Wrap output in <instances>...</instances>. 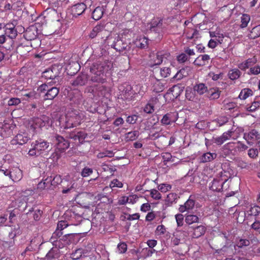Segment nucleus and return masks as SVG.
I'll list each match as a JSON object with an SVG mask.
<instances>
[{
	"instance_id": "nucleus-42",
	"label": "nucleus",
	"mask_w": 260,
	"mask_h": 260,
	"mask_svg": "<svg viewBox=\"0 0 260 260\" xmlns=\"http://www.w3.org/2000/svg\"><path fill=\"white\" fill-rule=\"evenodd\" d=\"M250 20V16L246 14H243L241 17V24L240 25V27L241 28L246 27L249 21Z\"/></svg>"
},
{
	"instance_id": "nucleus-10",
	"label": "nucleus",
	"mask_w": 260,
	"mask_h": 260,
	"mask_svg": "<svg viewBox=\"0 0 260 260\" xmlns=\"http://www.w3.org/2000/svg\"><path fill=\"white\" fill-rule=\"evenodd\" d=\"M178 119V113L177 112H171L163 116L160 122L162 124L168 125L176 122Z\"/></svg>"
},
{
	"instance_id": "nucleus-22",
	"label": "nucleus",
	"mask_w": 260,
	"mask_h": 260,
	"mask_svg": "<svg viewBox=\"0 0 260 260\" xmlns=\"http://www.w3.org/2000/svg\"><path fill=\"white\" fill-rule=\"evenodd\" d=\"M86 137V134L84 132H78L77 133H72L69 135V138L75 141L78 140L80 143H82Z\"/></svg>"
},
{
	"instance_id": "nucleus-17",
	"label": "nucleus",
	"mask_w": 260,
	"mask_h": 260,
	"mask_svg": "<svg viewBox=\"0 0 260 260\" xmlns=\"http://www.w3.org/2000/svg\"><path fill=\"white\" fill-rule=\"evenodd\" d=\"M28 140V138L26 134H19L11 141V143L12 145H23L26 143Z\"/></svg>"
},
{
	"instance_id": "nucleus-38",
	"label": "nucleus",
	"mask_w": 260,
	"mask_h": 260,
	"mask_svg": "<svg viewBox=\"0 0 260 260\" xmlns=\"http://www.w3.org/2000/svg\"><path fill=\"white\" fill-rule=\"evenodd\" d=\"M104 30V26L102 25H97L92 30L90 33V38L93 39L97 36L99 34Z\"/></svg>"
},
{
	"instance_id": "nucleus-15",
	"label": "nucleus",
	"mask_w": 260,
	"mask_h": 260,
	"mask_svg": "<svg viewBox=\"0 0 260 260\" xmlns=\"http://www.w3.org/2000/svg\"><path fill=\"white\" fill-rule=\"evenodd\" d=\"M86 6L84 3L77 4L71 8V13L73 17H77L81 15L86 10Z\"/></svg>"
},
{
	"instance_id": "nucleus-16",
	"label": "nucleus",
	"mask_w": 260,
	"mask_h": 260,
	"mask_svg": "<svg viewBox=\"0 0 260 260\" xmlns=\"http://www.w3.org/2000/svg\"><path fill=\"white\" fill-rule=\"evenodd\" d=\"M12 134L11 126L7 122H0V134L2 137H7Z\"/></svg>"
},
{
	"instance_id": "nucleus-6",
	"label": "nucleus",
	"mask_w": 260,
	"mask_h": 260,
	"mask_svg": "<svg viewBox=\"0 0 260 260\" xmlns=\"http://www.w3.org/2000/svg\"><path fill=\"white\" fill-rule=\"evenodd\" d=\"M243 138L249 145H256L260 143V134L255 129H252L248 133H244Z\"/></svg>"
},
{
	"instance_id": "nucleus-52",
	"label": "nucleus",
	"mask_w": 260,
	"mask_h": 260,
	"mask_svg": "<svg viewBox=\"0 0 260 260\" xmlns=\"http://www.w3.org/2000/svg\"><path fill=\"white\" fill-rule=\"evenodd\" d=\"M151 197L154 200H159L161 198V194L156 189H153L150 191Z\"/></svg>"
},
{
	"instance_id": "nucleus-56",
	"label": "nucleus",
	"mask_w": 260,
	"mask_h": 260,
	"mask_svg": "<svg viewBox=\"0 0 260 260\" xmlns=\"http://www.w3.org/2000/svg\"><path fill=\"white\" fill-rule=\"evenodd\" d=\"M123 186V184L120 182L119 180H113L111 183H110V187L111 188L114 187L121 188Z\"/></svg>"
},
{
	"instance_id": "nucleus-37",
	"label": "nucleus",
	"mask_w": 260,
	"mask_h": 260,
	"mask_svg": "<svg viewBox=\"0 0 260 260\" xmlns=\"http://www.w3.org/2000/svg\"><path fill=\"white\" fill-rule=\"evenodd\" d=\"M177 194L176 193H170L167 196L166 203L168 206L172 205L177 200Z\"/></svg>"
},
{
	"instance_id": "nucleus-49",
	"label": "nucleus",
	"mask_w": 260,
	"mask_h": 260,
	"mask_svg": "<svg viewBox=\"0 0 260 260\" xmlns=\"http://www.w3.org/2000/svg\"><path fill=\"white\" fill-rule=\"evenodd\" d=\"M156 252L155 249L152 248H146L143 249L144 257H151Z\"/></svg>"
},
{
	"instance_id": "nucleus-32",
	"label": "nucleus",
	"mask_w": 260,
	"mask_h": 260,
	"mask_svg": "<svg viewBox=\"0 0 260 260\" xmlns=\"http://www.w3.org/2000/svg\"><path fill=\"white\" fill-rule=\"evenodd\" d=\"M241 75V71L238 69H231L229 71L228 77L232 80L238 79Z\"/></svg>"
},
{
	"instance_id": "nucleus-14",
	"label": "nucleus",
	"mask_w": 260,
	"mask_h": 260,
	"mask_svg": "<svg viewBox=\"0 0 260 260\" xmlns=\"http://www.w3.org/2000/svg\"><path fill=\"white\" fill-rule=\"evenodd\" d=\"M48 146L49 143L43 140L36 141L34 146V150L35 151V154L39 155L42 151L45 150Z\"/></svg>"
},
{
	"instance_id": "nucleus-36",
	"label": "nucleus",
	"mask_w": 260,
	"mask_h": 260,
	"mask_svg": "<svg viewBox=\"0 0 260 260\" xmlns=\"http://www.w3.org/2000/svg\"><path fill=\"white\" fill-rule=\"evenodd\" d=\"M87 82V77L85 75H82L79 76L73 82V84L74 85H83Z\"/></svg>"
},
{
	"instance_id": "nucleus-61",
	"label": "nucleus",
	"mask_w": 260,
	"mask_h": 260,
	"mask_svg": "<svg viewBox=\"0 0 260 260\" xmlns=\"http://www.w3.org/2000/svg\"><path fill=\"white\" fill-rule=\"evenodd\" d=\"M75 97L73 98L72 100L76 104H79L82 102V96L79 92H77Z\"/></svg>"
},
{
	"instance_id": "nucleus-53",
	"label": "nucleus",
	"mask_w": 260,
	"mask_h": 260,
	"mask_svg": "<svg viewBox=\"0 0 260 260\" xmlns=\"http://www.w3.org/2000/svg\"><path fill=\"white\" fill-rule=\"evenodd\" d=\"M56 250H54L52 248L50 249L48 253L46 254V259L48 260H52L55 258V256L56 255Z\"/></svg>"
},
{
	"instance_id": "nucleus-63",
	"label": "nucleus",
	"mask_w": 260,
	"mask_h": 260,
	"mask_svg": "<svg viewBox=\"0 0 260 260\" xmlns=\"http://www.w3.org/2000/svg\"><path fill=\"white\" fill-rule=\"evenodd\" d=\"M236 149L238 151H244V150H246L248 148V147L246 145H245L244 144H243V143H242L240 141H239L237 143H236Z\"/></svg>"
},
{
	"instance_id": "nucleus-21",
	"label": "nucleus",
	"mask_w": 260,
	"mask_h": 260,
	"mask_svg": "<svg viewBox=\"0 0 260 260\" xmlns=\"http://www.w3.org/2000/svg\"><path fill=\"white\" fill-rule=\"evenodd\" d=\"M78 234H67L63 236L62 240L66 242V244L75 243L78 242Z\"/></svg>"
},
{
	"instance_id": "nucleus-57",
	"label": "nucleus",
	"mask_w": 260,
	"mask_h": 260,
	"mask_svg": "<svg viewBox=\"0 0 260 260\" xmlns=\"http://www.w3.org/2000/svg\"><path fill=\"white\" fill-rule=\"evenodd\" d=\"M260 106V103L258 102H254L251 105L247 108V110L250 112L255 111Z\"/></svg>"
},
{
	"instance_id": "nucleus-27",
	"label": "nucleus",
	"mask_w": 260,
	"mask_h": 260,
	"mask_svg": "<svg viewBox=\"0 0 260 260\" xmlns=\"http://www.w3.org/2000/svg\"><path fill=\"white\" fill-rule=\"evenodd\" d=\"M158 102L156 98L152 99L144 107V111L148 114H151L154 111V105Z\"/></svg>"
},
{
	"instance_id": "nucleus-43",
	"label": "nucleus",
	"mask_w": 260,
	"mask_h": 260,
	"mask_svg": "<svg viewBox=\"0 0 260 260\" xmlns=\"http://www.w3.org/2000/svg\"><path fill=\"white\" fill-rule=\"evenodd\" d=\"M188 73L186 70L185 69H182L175 74L173 78L176 80H180L184 77H186Z\"/></svg>"
},
{
	"instance_id": "nucleus-55",
	"label": "nucleus",
	"mask_w": 260,
	"mask_h": 260,
	"mask_svg": "<svg viewBox=\"0 0 260 260\" xmlns=\"http://www.w3.org/2000/svg\"><path fill=\"white\" fill-rule=\"evenodd\" d=\"M175 220H176L178 227L183 225L184 218L182 214H178L175 215Z\"/></svg>"
},
{
	"instance_id": "nucleus-13",
	"label": "nucleus",
	"mask_w": 260,
	"mask_h": 260,
	"mask_svg": "<svg viewBox=\"0 0 260 260\" xmlns=\"http://www.w3.org/2000/svg\"><path fill=\"white\" fill-rule=\"evenodd\" d=\"M56 141V148L60 151H63L69 147V142L65 140L62 136L56 135L55 136Z\"/></svg>"
},
{
	"instance_id": "nucleus-35",
	"label": "nucleus",
	"mask_w": 260,
	"mask_h": 260,
	"mask_svg": "<svg viewBox=\"0 0 260 260\" xmlns=\"http://www.w3.org/2000/svg\"><path fill=\"white\" fill-rule=\"evenodd\" d=\"M139 133L138 131L128 132L125 135V140L126 141H134L139 136Z\"/></svg>"
},
{
	"instance_id": "nucleus-2",
	"label": "nucleus",
	"mask_w": 260,
	"mask_h": 260,
	"mask_svg": "<svg viewBox=\"0 0 260 260\" xmlns=\"http://www.w3.org/2000/svg\"><path fill=\"white\" fill-rule=\"evenodd\" d=\"M132 32L129 29H125L115 39L112 47L119 52L127 50L130 42L129 40L131 37Z\"/></svg>"
},
{
	"instance_id": "nucleus-48",
	"label": "nucleus",
	"mask_w": 260,
	"mask_h": 260,
	"mask_svg": "<svg viewBox=\"0 0 260 260\" xmlns=\"http://www.w3.org/2000/svg\"><path fill=\"white\" fill-rule=\"evenodd\" d=\"M93 173V170L91 168L86 167L83 169L81 172V176L83 177H89Z\"/></svg>"
},
{
	"instance_id": "nucleus-5",
	"label": "nucleus",
	"mask_w": 260,
	"mask_h": 260,
	"mask_svg": "<svg viewBox=\"0 0 260 260\" xmlns=\"http://www.w3.org/2000/svg\"><path fill=\"white\" fill-rule=\"evenodd\" d=\"M183 229H185L186 232L188 233L191 239L199 238L206 232V227L202 224L197 226L186 225Z\"/></svg>"
},
{
	"instance_id": "nucleus-60",
	"label": "nucleus",
	"mask_w": 260,
	"mask_h": 260,
	"mask_svg": "<svg viewBox=\"0 0 260 260\" xmlns=\"http://www.w3.org/2000/svg\"><path fill=\"white\" fill-rule=\"evenodd\" d=\"M258 151L256 149L251 148L248 150V155L250 158H254L258 156Z\"/></svg>"
},
{
	"instance_id": "nucleus-39",
	"label": "nucleus",
	"mask_w": 260,
	"mask_h": 260,
	"mask_svg": "<svg viewBox=\"0 0 260 260\" xmlns=\"http://www.w3.org/2000/svg\"><path fill=\"white\" fill-rule=\"evenodd\" d=\"M206 17L205 14L203 13H199L196 14L193 18L194 22L197 23V25H200L202 23H204Z\"/></svg>"
},
{
	"instance_id": "nucleus-1",
	"label": "nucleus",
	"mask_w": 260,
	"mask_h": 260,
	"mask_svg": "<svg viewBox=\"0 0 260 260\" xmlns=\"http://www.w3.org/2000/svg\"><path fill=\"white\" fill-rule=\"evenodd\" d=\"M82 116L79 112L75 110L68 112L65 116H62L58 119L59 125L65 128H70L80 124Z\"/></svg>"
},
{
	"instance_id": "nucleus-59",
	"label": "nucleus",
	"mask_w": 260,
	"mask_h": 260,
	"mask_svg": "<svg viewBox=\"0 0 260 260\" xmlns=\"http://www.w3.org/2000/svg\"><path fill=\"white\" fill-rule=\"evenodd\" d=\"M250 214L253 216L258 215L260 213V207L259 206H254L250 208Z\"/></svg>"
},
{
	"instance_id": "nucleus-19",
	"label": "nucleus",
	"mask_w": 260,
	"mask_h": 260,
	"mask_svg": "<svg viewBox=\"0 0 260 260\" xmlns=\"http://www.w3.org/2000/svg\"><path fill=\"white\" fill-rule=\"evenodd\" d=\"M68 224L67 221L60 220L57 222L56 231L53 233L54 237H60L62 235V230L67 228Z\"/></svg>"
},
{
	"instance_id": "nucleus-50",
	"label": "nucleus",
	"mask_w": 260,
	"mask_h": 260,
	"mask_svg": "<svg viewBox=\"0 0 260 260\" xmlns=\"http://www.w3.org/2000/svg\"><path fill=\"white\" fill-rule=\"evenodd\" d=\"M186 98L189 101H193L195 96L194 93L192 91L190 88H187L185 91Z\"/></svg>"
},
{
	"instance_id": "nucleus-47",
	"label": "nucleus",
	"mask_w": 260,
	"mask_h": 260,
	"mask_svg": "<svg viewBox=\"0 0 260 260\" xmlns=\"http://www.w3.org/2000/svg\"><path fill=\"white\" fill-rule=\"evenodd\" d=\"M250 244L249 240L241 239L237 242V246L241 248L244 246H248Z\"/></svg>"
},
{
	"instance_id": "nucleus-33",
	"label": "nucleus",
	"mask_w": 260,
	"mask_h": 260,
	"mask_svg": "<svg viewBox=\"0 0 260 260\" xmlns=\"http://www.w3.org/2000/svg\"><path fill=\"white\" fill-rule=\"evenodd\" d=\"M253 92L251 89L249 88H244L241 91L239 95V98L241 100H244L250 96H251Z\"/></svg>"
},
{
	"instance_id": "nucleus-58",
	"label": "nucleus",
	"mask_w": 260,
	"mask_h": 260,
	"mask_svg": "<svg viewBox=\"0 0 260 260\" xmlns=\"http://www.w3.org/2000/svg\"><path fill=\"white\" fill-rule=\"evenodd\" d=\"M47 118L46 117L43 116L42 119L36 118L35 119L34 118V123H35L36 125H38L39 127L43 126L44 124L43 123L47 121Z\"/></svg>"
},
{
	"instance_id": "nucleus-25",
	"label": "nucleus",
	"mask_w": 260,
	"mask_h": 260,
	"mask_svg": "<svg viewBox=\"0 0 260 260\" xmlns=\"http://www.w3.org/2000/svg\"><path fill=\"white\" fill-rule=\"evenodd\" d=\"M194 200L189 198L185 202L184 205L180 206L179 211L180 212L183 213L186 211L192 209L194 207Z\"/></svg>"
},
{
	"instance_id": "nucleus-31",
	"label": "nucleus",
	"mask_w": 260,
	"mask_h": 260,
	"mask_svg": "<svg viewBox=\"0 0 260 260\" xmlns=\"http://www.w3.org/2000/svg\"><path fill=\"white\" fill-rule=\"evenodd\" d=\"M199 221V217L194 214H188L185 217V223L188 225L192 224L194 223H198Z\"/></svg>"
},
{
	"instance_id": "nucleus-4",
	"label": "nucleus",
	"mask_w": 260,
	"mask_h": 260,
	"mask_svg": "<svg viewBox=\"0 0 260 260\" xmlns=\"http://www.w3.org/2000/svg\"><path fill=\"white\" fill-rule=\"evenodd\" d=\"M59 89L57 87L48 88L47 84H42L37 88L34 97L36 99L43 98L44 100H52L57 95Z\"/></svg>"
},
{
	"instance_id": "nucleus-44",
	"label": "nucleus",
	"mask_w": 260,
	"mask_h": 260,
	"mask_svg": "<svg viewBox=\"0 0 260 260\" xmlns=\"http://www.w3.org/2000/svg\"><path fill=\"white\" fill-rule=\"evenodd\" d=\"M159 73L161 77L166 78L170 75L171 69L169 67L161 68L160 69Z\"/></svg>"
},
{
	"instance_id": "nucleus-3",
	"label": "nucleus",
	"mask_w": 260,
	"mask_h": 260,
	"mask_svg": "<svg viewBox=\"0 0 260 260\" xmlns=\"http://www.w3.org/2000/svg\"><path fill=\"white\" fill-rule=\"evenodd\" d=\"M108 68L109 67H107L105 63H94L90 68L91 81L104 83L105 81V72Z\"/></svg>"
},
{
	"instance_id": "nucleus-64",
	"label": "nucleus",
	"mask_w": 260,
	"mask_h": 260,
	"mask_svg": "<svg viewBox=\"0 0 260 260\" xmlns=\"http://www.w3.org/2000/svg\"><path fill=\"white\" fill-rule=\"evenodd\" d=\"M20 103V100L18 98H11L8 101V104L9 106H16Z\"/></svg>"
},
{
	"instance_id": "nucleus-34",
	"label": "nucleus",
	"mask_w": 260,
	"mask_h": 260,
	"mask_svg": "<svg viewBox=\"0 0 260 260\" xmlns=\"http://www.w3.org/2000/svg\"><path fill=\"white\" fill-rule=\"evenodd\" d=\"M103 15V10L100 7H96L92 12V17L95 20L101 19Z\"/></svg>"
},
{
	"instance_id": "nucleus-46",
	"label": "nucleus",
	"mask_w": 260,
	"mask_h": 260,
	"mask_svg": "<svg viewBox=\"0 0 260 260\" xmlns=\"http://www.w3.org/2000/svg\"><path fill=\"white\" fill-rule=\"evenodd\" d=\"M247 74L249 75H257L260 74V66H255L250 68Z\"/></svg>"
},
{
	"instance_id": "nucleus-28",
	"label": "nucleus",
	"mask_w": 260,
	"mask_h": 260,
	"mask_svg": "<svg viewBox=\"0 0 260 260\" xmlns=\"http://www.w3.org/2000/svg\"><path fill=\"white\" fill-rule=\"evenodd\" d=\"M194 91L197 92L199 94L202 95L208 90L207 86L204 83H197L193 86Z\"/></svg>"
},
{
	"instance_id": "nucleus-30",
	"label": "nucleus",
	"mask_w": 260,
	"mask_h": 260,
	"mask_svg": "<svg viewBox=\"0 0 260 260\" xmlns=\"http://www.w3.org/2000/svg\"><path fill=\"white\" fill-rule=\"evenodd\" d=\"M217 156L215 153L207 152L204 153L201 157V161L202 162H206L212 161Z\"/></svg>"
},
{
	"instance_id": "nucleus-11",
	"label": "nucleus",
	"mask_w": 260,
	"mask_h": 260,
	"mask_svg": "<svg viewBox=\"0 0 260 260\" xmlns=\"http://www.w3.org/2000/svg\"><path fill=\"white\" fill-rule=\"evenodd\" d=\"M152 90L156 93L162 92L165 88L166 81L158 80L155 78H151Z\"/></svg>"
},
{
	"instance_id": "nucleus-40",
	"label": "nucleus",
	"mask_w": 260,
	"mask_h": 260,
	"mask_svg": "<svg viewBox=\"0 0 260 260\" xmlns=\"http://www.w3.org/2000/svg\"><path fill=\"white\" fill-rule=\"evenodd\" d=\"M84 254L83 250L81 248H78L75 251H73L71 254V258L73 260H77L82 257V255Z\"/></svg>"
},
{
	"instance_id": "nucleus-54",
	"label": "nucleus",
	"mask_w": 260,
	"mask_h": 260,
	"mask_svg": "<svg viewBox=\"0 0 260 260\" xmlns=\"http://www.w3.org/2000/svg\"><path fill=\"white\" fill-rule=\"evenodd\" d=\"M223 148L225 150H228L229 151H232L236 149V143L230 142L223 146Z\"/></svg>"
},
{
	"instance_id": "nucleus-45",
	"label": "nucleus",
	"mask_w": 260,
	"mask_h": 260,
	"mask_svg": "<svg viewBox=\"0 0 260 260\" xmlns=\"http://www.w3.org/2000/svg\"><path fill=\"white\" fill-rule=\"evenodd\" d=\"M172 188V186L167 183H161L158 185V189L161 192H166Z\"/></svg>"
},
{
	"instance_id": "nucleus-18",
	"label": "nucleus",
	"mask_w": 260,
	"mask_h": 260,
	"mask_svg": "<svg viewBox=\"0 0 260 260\" xmlns=\"http://www.w3.org/2000/svg\"><path fill=\"white\" fill-rule=\"evenodd\" d=\"M210 59V56L208 54L201 55L199 56L194 61L195 65L201 67L207 64Z\"/></svg>"
},
{
	"instance_id": "nucleus-12",
	"label": "nucleus",
	"mask_w": 260,
	"mask_h": 260,
	"mask_svg": "<svg viewBox=\"0 0 260 260\" xmlns=\"http://www.w3.org/2000/svg\"><path fill=\"white\" fill-rule=\"evenodd\" d=\"M34 29L35 28L37 35L42 34L43 26L46 24L45 18L44 16L40 15L34 21Z\"/></svg>"
},
{
	"instance_id": "nucleus-29",
	"label": "nucleus",
	"mask_w": 260,
	"mask_h": 260,
	"mask_svg": "<svg viewBox=\"0 0 260 260\" xmlns=\"http://www.w3.org/2000/svg\"><path fill=\"white\" fill-rule=\"evenodd\" d=\"M220 180H213L211 182L210 189L215 191H220L222 189V185L224 183Z\"/></svg>"
},
{
	"instance_id": "nucleus-51",
	"label": "nucleus",
	"mask_w": 260,
	"mask_h": 260,
	"mask_svg": "<svg viewBox=\"0 0 260 260\" xmlns=\"http://www.w3.org/2000/svg\"><path fill=\"white\" fill-rule=\"evenodd\" d=\"M127 249V244L124 242L120 243L117 245V250L119 251V253H125Z\"/></svg>"
},
{
	"instance_id": "nucleus-8",
	"label": "nucleus",
	"mask_w": 260,
	"mask_h": 260,
	"mask_svg": "<svg viewBox=\"0 0 260 260\" xmlns=\"http://www.w3.org/2000/svg\"><path fill=\"white\" fill-rule=\"evenodd\" d=\"M233 131L232 129L223 133L222 135L218 137H213L211 141L213 143H215L218 145H221L226 141L232 138L234 140L237 139V137L233 136Z\"/></svg>"
},
{
	"instance_id": "nucleus-23",
	"label": "nucleus",
	"mask_w": 260,
	"mask_h": 260,
	"mask_svg": "<svg viewBox=\"0 0 260 260\" xmlns=\"http://www.w3.org/2000/svg\"><path fill=\"white\" fill-rule=\"evenodd\" d=\"M148 39L147 38L140 36L136 39L135 41H134V45L138 48H144L147 46L148 43Z\"/></svg>"
},
{
	"instance_id": "nucleus-24",
	"label": "nucleus",
	"mask_w": 260,
	"mask_h": 260,
	"mask_svg": "<svg viewBox=\"0 0 260 260\" xmlns=\"http://www.w3.org/2000/svg\"><path fill=\"white\" fill-rule=\"evenodd\" d=\"M54 68H49L43 72L42 77L46 79H54L58 76V73L56 71H53Z\"/></svg>"
},
{
	"instance_id": "nucleus-9",
	"label": "nucleus",
	"mask_w": 260,
	"mask_h": 260,
	"mask_svg": "<svg viewBox=\"0 0 260 260\" xmlns=\"http://www.w3.org/2000/svg\"><path fill=\"white\" fill-rule=\"evenodd\" d=\"M16 21L14 20L12 22L7 23L4 26L5 35L11 39H15L17 36L18 31L15 26Z\"/></svg>"
},
{
	"instance_id": "nucleus-20",
	"label": "nucleus",
	"mask_w": 260,
	"mask_h": 260,
	"mask_svg": "<svg viewBox=\"0 0 260 260\" xmlns=\"http://www.w3.org/2000/svg\"><path fill=\"white\" fill-rule=\"evenodd\" d=\"M257 62L255 57L250 58L238 64V68L243 71H245L249 68L254 65Z\"/></svg>"
},
{
	"instance_id": "nucleus-62",
	"label": "nucleus",
	"mask_w": 260,
	"mask_h": 260,
	"mask_svg": "<svg viewBox=\"0 0 260 260\" xmlns=\"http://www.w3.org/2000/svg\"><path fill=\"white\" fill-rule=\"evenodd\" d=\"M114 155V153L111 151H106L103 153H100L98 155V157L99 158H102L104 157H111Z\"/></svg>"
},
{
	"instance_id": "nucleus-26",
	"label": "nucleus",
	"mask_w": 260,
	"mask_h": 260,
	"mask_svg": "<svg viewBox=\"0 0 260 260\" xmlns=\"http://www.w3.org/2000/svg\"><path fill=\"white\" fill-rule=\"evenodd\" d=\"M168 56L169 55L168 54H165L164 52L161 51L157 52L153 58L154 63L151 64V66L160 64L162 62L163 58L164 57L167 58Z\"/></svg>"
},
{
	"instance_id": "nucleus-7",
	"label": "nucleus",
	"mask_w": 260,
	"mask_h": 260,
	"mask_svg": "<svg viewBox=\"0 0 260 260\" xmlns=\"http://www.w3.org/2000/svg\"><path fill=\"white\" fill-rule=\"evenodd\" d=\"M190 238L188 233L185 229H183V230H176V231L173 234L172 242L173 245L177 246L179 245L181 242L184 241L187 239L189 240Z\"/></svg>"
},
{
	"instance_id": "nucleus-41",
	"label": "nucleus",
	"mask_w": 260,
	"mask_h": 260,
	"mask_svg": "<svg viewBox=\"0 0 260 260\" xmlns=\"http://www.w3.org/2000/svg\"><path fill=\"white\" fill-rule=\"evenodd\" d=\"M167 232V228L163 224H159L156 226L154 234L156 236H161Z\"/></svg>"
}]
</instances>
